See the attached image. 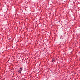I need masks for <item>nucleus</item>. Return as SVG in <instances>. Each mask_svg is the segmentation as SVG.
Wrapping results in <instances>:
<instances>
[{"mask_svg":"<svg viewBox=\"0 0 80 80\" xmlns=\"http://www.w3.org/2000/svg\"><path fill=\"white\" fill-rule=\"evenodd\" d=\"M20 70L21 71H22V70H23V68H19Z\"/></svg>","mask_w":80,"mask_h":80,"instance_id":"f257e3e1","label":"nucleus"},{"mask_svg":"<svg viewBox=\"0 0 80 80\" xmlns=\"http://www.w3.org/2000/svg\"><path fill=\"white\" fill-rule=\"evenodd\" d=\"M18 73H22V71H21V70H19L18 71Z\"/></svg>","mask_w":80,"mask_h":80,"instance_id":"f03ea898","label":"nucleus"}]
</instances>
